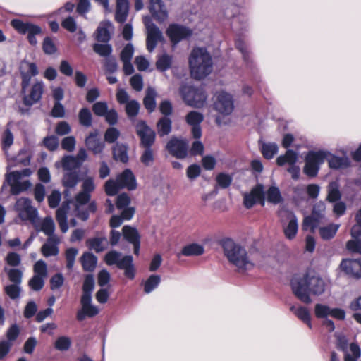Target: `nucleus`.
<instances>
[{"label": "nucleus", "instance_id": "nucleus-24", "mask_svg": "<svg viewBox=\"0 0 361 361\" xmlns=\"http://www.w3.org/2000/svg\"><path fill=\"white\" fill-rule=\"evenodd\" d=\"M328 154L325 160L327 161L329 166L331 169L341 170L345 169L350 166L351 161L347 156L338 157L329 151H325Z\"/></svg>", "mask_w": 361, "mask_h": 361}, {"label": "nucleus", "instance_id": "nucleus-26", "mask_svg": "<svg viewBox=\"0 0 361 361\" xmlns=\"http://www.w3.org/2000/svg\"><path fill=\"white\" fill-rule=\"evenodd\" d=\"M97 130L91 132L85 139V145L94 154H101L104 148V143L100 140Z\"/></svg>", "mask_w": 361, "mask_h": 361}, {"label": "nucleus", "instance_id": "nucleus-30", "mask_svg": "<svg viewBox=\"0 0 361 361\" xmlns=\"http://www.w3.org/2000/svg\"><path fill=\"white\" fill-rule=\"evenodd\" d=\"M290 310L300 320L306 324L309 328H312V317L307 307L298 305H292Z\"/></svg>", "mask_w": 361, "mask_h": 361}, {"label": "nucleus", "instance_id": "nucleus-21", "mask_svg": "<svg viewBox=\"0 0 361 361\" xmlns=\"http://www.w3.org/2000/svg\"><path fill=\"white\" fill-rule=\"evenodd\" d=\"M203 119V114L196 111H190L185 117L187 123L192 127V134L194 138H200L202 135V130L200 125L202 122Z\"/></svg>", "mask_w": 361, "mask_h": 361}, {"label": "nucleus", "instance_id": "nucleus-62", "mask_svg": "<svg viewBox=\"0 0 361 361\" xmlns=\"http://www.w3.org/2000/svg\"><path fill=\"white\" fill-rule=\"evenodd\" d=\"M94 51L101 56H108L112 52V48L109 44H95L93 46Z\"/></svg>", "mask_w": 361, "mask_h": 361}, {"label": "nucleus", "instance_id": "nucleus-44", "mask_svg": "<svg viewBox=\"0 0 361 361\" xmlns=\"http://www.w3.org/2000/svg\"><path fill=\"white\" fill-rule=\"evenodd\" d=\"M87 245L91 250L97 252L104 250L107 245V239L106 238H94L87 240Z\"/></svg>", "mask_w": 361, "mask_h": 361}, {"label": "nucleus", "instance_id": "nucleus-51", "mask_svg": "<svg viewBox=\"0 0 361 361\" xmlns=\"http://www.w3.org/2000/svg\"><path fill=\"white\" fill-rule=\"evenodd\" d=\"M331 309L327 305L317 303L314 307V315L318 319H325L330 316Z\"/></svg>", "mask_w": 361, "mask_h": 361}, {"label": "nucleus", "instance_id": "nucleus-49", "mask_svg": "<svg viewBox=\"0 0 361 361\" xmlns=\"http://www.w3.org/2000/svg\"><path fill=\"white\" fill-rule=\"evenodd\" d=\"M157 126L158 134L160 136L168 135L171 130V121L169 118H161Z\"/></svg>", "mask_w": 361, "mask_h": 361}, {"label": "nucleus", "instance_id": "nucleus-64", "mask_svg": "<svg viewBox=\"0 0 361 361\" xmlns=\"http://www.w3.org/2000/svg\"><path fill=\"white\" fill-rule=\"evenodd\" d=\"M120 136L119 130L114 127L109 128L104 134L105 141L108 143L114 142Z\"/></svg>", "mask_w": 361, "mask_h": 361}, {"label": "nucleus", "instance_id": "nucleus-60", "mask_svg": "<svg viewBox=\"0 0 361 361\" xmlns=\"http://www.w3.org/2000/svg\"><path fill=\"white\" fill-rule=\"evenodd\" d=\"M121 253L115 250L109 252L105 255V262L108 265H118L121 258Z\"/></svg>", "mask_w": 361, "mask_h": 361}, {"label": "nucleus", "instance_id": "nucleus-12", "mask_svg": "<svg viewBox=\"0 0 361 361\" xmlns=\"http://www.w3.org/2000/svg\"><path fill=\"white\" fill-rule=\"evenodd\" d=\"M325 209L326 206L324 202H319L317 203L313 207L312 215L305 217L302 228L305 231L310 230L314 232L324 218Z\"/></svg>", "mask_w": 361, "mask_h": 361}, {"label": "nucleus", "instance_id": "nucleus-45", "mask_svg": "<svg viewBox=\"0 0 361 361\" xmlns=\"http://www.w3.org/2000/svg\"><path fill=\"white\" fill-rule=\"evenodd\" d=\"M338 228L339 225L334 224L319 228V234L321 238L324 240H329L334 238Z\"/></svg>", "mask_w": 361, "mask_h": 361}, {"label": "nucleus", "instance_id": "nucleus-43", "mask_svg": "<svg viewBox=\"0 0 361 361\" xmlns=\"http://www.w3.org/2000/svg\"><path fill=\"white\" fill-rule=\"evenodd\" d=\"M156 91L153 88L149 87L147 89L146 96L144 98V105L150 112L153 111L156 107Z\"/></svg>", "mask_w": 361, "mask_h": 361}, {"label": "nucleus", "instance_id": "nucleus-25", "mask_svg": "<svg viewBox=\"0 0 361 361\" xmlns=\"http://www.w3.org/2000/svg\"><path fill=\"white\" fill-rule=\"evenodd\" d=\"M44 90V82L37 81L33 84L30 92L24 97V103L27 106H31L37 102L42 97Z\"/></svg>", "mask_w": 361, "mask_h": 361}, {"label": "nucleus", "instance_id": "nucleus-4", "mask_svg": "<svg viewBox=\"0 0 361 361\" xmlns=\"http://www.w3.org/2000/svg\"><path fill=\"white\" fill-rule=\"evenodd\" d=\"M126 188L131 190L136 188V180L130 169L124 170L118 174L116 180L110 179L105 183V191L108 195H115L120 189Z\"/></svg>", "mask_w": 361, "mask_h": 361}, {"label": "nucleus", "instance_id": "nucleus-9", "mask_svg": "<svg viewBox=\"0 0 361 361\" xmlns=\"http://www.w3.org/2000/svg\"><path fill=\"white\" fill-rule=\"evenodd\" d=\"M327 155L324 150L310 151L305 157L304 173L310 177L316 176L320 165L324 163Z\"/></svg>", "mask_w": 361, "mask_h": 361}, {"label": "nucleus", "instance_id": "nucleus-38", "mask_svg": "<svg viewBox=\"0 0 361 361\" xmlns=\"http://www.w3.org/2000/svg\"><path fill=\"white\" fill-rule=\"evenodd\" d=\"M298 161V154L291 149L286 151L284 155L279 156L276 159V163L279 166H283L288 164L289 166L295 165Z\"/></svg>", "mask_w": 361, "mask_h": 361}, {"label": "nucleus", "instance_id": "nucleus-33", "mask_svg": "<svg viewBox=\"0 0 361 361\" xmlns=\"http://www.w3.org/2000/svg\"><path fill=\"white\" fill-rule=\"evenodd\" d=\"M204 252V249L202 245L197 243H191L184 246L181 251L177 253V257L180 258L182 255L185 257L199 256L202 255Z\"/></svg>", "mask_w": 361, "mask_h": 361}, {"label": "nucleus", "instance_id": "nucleus-58", "mask_svg": "<svg viewBox=\"0 0 361 361\" xmlns=\"http://www.w3.org/2000/svg\"><path fill=\"white\" fill-rule=\"evenodd\" d=\"M232 180L233 178L229 174L224 173H221L216 177V183L221 188H228L231 185Z\"/></svg>", "mask_w": 361, "mask_h": 361}, {"label": "nucleus", "instance_id": "nucleus-7", "mask_svg": "<svg viewBox=\"0 0 361 361\" xmlns=\"http://www.w3.org/2000/svg\"><path fill=\"white\" fill-rule=\"evenodd\" d=\"M213 108L219 114L216 121L218 124H221L220 116H228L231 114L234 109L232 96L225 92H217L214 97Z\"/></svg>", "mask_w": 361, "mask_h": 361}, {"label": "nucleus", "instance_id": "nucleus-41", "mask_svg": "<svg viewBox=\"0 0 361 361\" xmlns=\"http://www.w3.org/2000/svg\"><path fill=\"white\" fill-rule=\"evenodd\" d=\"M341 197L339 185L336 181L331 182L328 185L327 200L330 202L338 201Z\"/></svg>", "mask_w": 361, "mask_h": 361}, {"label": "nucleus", "instance_id": "nucleus-17", "mask_svg": "<svg viewBox=\"0 0 361 361\" xmlns=\"http://www.w3.org/2000/svg\"><path fill=\"white\" fill-rule=\"evenodd\" d=\"M136 132L144 147H150L154 142L155 133L144 121H139L136 124Z\"/></svg>", "mask_w": 361, "mask_h": 361}, {"label": "nucleus", "instance_id": "nucleus-36", "mask_svg": "<svg viewBox=\"0 0 361 361\" xmlns=\"http://www.w3.org/2000/svg\"><path fill=\"white\" fill-rule=\"evenodd\" d=\"M11 23L15 30L22 34H25L28 32L39 31V26L29 23H25L19 19H13Z\"/></svg>", "mask_w": 361, "mask_h": 361}, {"label": "nucleus", "instance_id": "nucleus-37", "mask_svg": "<svg viewBox=\"0 0 361 361\" xmlns=\"http://www.w3.org/2000/svg\"><path fill=\"white\" fill-rule=\"evenodd\" d=\"M14 142V135L8 125L6 128L2 132L1 135V144L4 152H7Z\"/></svg>", "mask_w": 361, "mask_h": 361}, {"label": "nucleus", "instance_id": "nucleus-57", "mask_svg": "<svg viewBox=\"0 0 361 361\" xmlns=\"http://www.w3.org/2000/svg\"><path fill=\"white\" fill-rule=\"evenodd\" d=\"M35 275L45 279L47 276V266L43 260H38L34 265Z\"/></svg>", "mask_w": 361, "mask_h": 361}, {"label": "nucleus", "instance_id": "nucleus-6", "mask_svg": "<svg viewBox=\"0 0 361 361\" xmlns=\"http://www.w3.org/2000/svg\"><path fill=\"white\" fill-rule=\"evenodd\" d=\"M180 94L185 104L194 108L203 107L207 99V96L202 87L195 88L185 85L181 87Z\"/></svg>", "mask_w": 361, "mask_h": 361}, {"label": "nucleus", "instance_id": "nucleus-63", "mask_svg": "<svg viewBox=\"0 0 361 361\" xmlns=\"http://www.w3.org/2000/svg\"><path fill=\"white\" fill-rule=\"evenodd\" d=\"M140 109L139 103L135 100H130L126 104V111L128 116H135Z\"/></svg>", "mask_w": 361, "mask_h": 361}, {"label": "nucleus", "instance_id": "nucleus-53", "mask_svg": "<svg viewBox=\"0 0 361 361\" xmlns=\"http://www.w3.org/2000/svg\"><path fill=\"white\" fill-rule=\"evenodd\" d=\"M80 123L85 127H90L92 123V116L91 111L87 108H82L78 114Z\"/></svg>", "mask_w": 361, "mask_h": 361}, {"label": "nucleus", "instance_id": "nucleus-1", "mask_svg": "<svg viewBox=\"0 0 361 361\" xmlns=\"http://www.w3.org/2000/svg\"><path fill=\"white\" fill-rule=\"evenodd\" d=\"M327 285L326 280L314 271H309L291 281L293 293L305 304L312 303L311 295L319 296L324 293Z\"/></svg>", "mask_w": 361, "mask_h": 361}, {"label": "nucleus", "instance_id": "nucleus-15", "mask_svg": "<svg viewBox=\"0 0 361 361\" xmlns=\"http://www.w3.org/2000/svg\"><path fill=\"white\" fill-rule=\"evenodd\" d=\"M168 151L178 159H183L188 154V144L182 139L172 137L167 143Z\"/></svg>", "mask_w": 361, "mask_h": 361}, {"label": "nucleus", "instance_id": "nucleus-14", "mask_svg": "<svg viewBox=\"0 0 361 361\" xmlns=\"http://www.w3.org/2000/svg\"><path fill=\"white\" fill-rule=\"evenodd\" d=\"M15 209L18 212L19 217L25 221H33L37 216V210L32 207L31 201L25 197L18 199L15 204Z\"/></svg>", "mask_w": 361, "mask_h": 361}, {"label": "nucleus", "instance_id": "nucleus-32", "mask_svg": "<svg viewBox=\"0 0 361 361\" xmlns=\"http://www.w3.org/2000/svg\"><path fill=\"white\" fill-rule=\"evenodd\" d=\"M69 210V204L63 203L61 207L56 210V220L59 227L63 233H66L68 230L67 222V214Z\"/></svg>", "mask_w": 361, "mask_h": 361}, {"label": "nucleus", "instance_id": "nucleus-54", "mask_svg": "<svg viewBox=\"0 0 361 361\" xmlns=\"http://www.w3.org/2000/svg\"><path fill=\"white\" fill-rule=\"evenodd\" d=\"M4 271L7 273L11 282L20 285L23 276L22 271L16 268L8 269L7 267L4 268Z\"/></svg>", "mask_w": 361, "mask_h": 361}, {"label": "nucleus", "instance_id": "nucleus-39", "mask_svg": "<svg viewBox=\"0 0 361 361\" xmlns=\"http://www.w3.org/2000/svg\"><path fill=\"white\" fill-rule=\"evenodd\" d=\"M113 155L116 160L126 163L128 161L127 146L117 143L113 148Z\"/></svg>", "mask_w": 361, "mask_h": 361}, {"label": "nucleus", "instance_id": "nucleus-48", "mask_svg": "<svg viewBox=\"0 0 361 361\" xmlns=\"http://www.w3.org/2000/svg\"><path fill=\"white\" fill-rule=\"evenodd\" d=\"M261 150L263 156L266 159H270L278 152L279 147L274 142L263 143Z\"/></svg>", "mask_w": 361, "mask_h": 361}, {"label": "nucleus", "instance_id": "nucleus-52", "mask_svg": "<svg viewBox=\"0 0 361 361\" xmlns=\"http://www.w3.org/2000/svg\"><path fill=\"white\" fill-rule=\"evenodd\" d=\"M94 288V279L92 275H87L85 278L82 286V297H92V292Z\"/></svg>", "mask_w": 361, "mask_h": 361}, {"label": "nucleus", "instance_id": "nucleus-55", "mask_svg": "<svg viewBox=\"0 0 361 361\" xmlns=\"http://www.w3.org/2000/svg\"><path fill=\"white\" fill-rule=\"evenodd\" d=\"M171 64V57L168 54L160 56L156 63L157 68L160 71H165L170 68Z\"/></svg>", "mask_w": 361, "mask_h": 361}, {"label": "nucleus", "instance_id": "nucleus-27", "mask_svg": "<svg viewBox=\"0 0 361 361\" xmlns=\"http://www.w3.org/2000/svg\"><path fill=\"white\" fill-rule=\"evenodd\" d=\"M263 187L257 185L250 192L244 194L243 203L246 208H251L258 200H261L263 197Z\"/></svg>", "mask_w": 361, "mask_h": 361}, {"label": "nucleus", "instance_id": "nucleus-19", "mask_svg": "<svg viewBox=\"0 0 361 361\" xmlns=\"http://www.w3.org/2000/svg\"><path fill=\"white\" fill-rule=\"evenodd\" d=\"M167 35L173 43H178L192 35V31L181 25L173 24L169 25L166 31Z\"/></svg>", "mask_w": 361, "mask_h": 361}, {"label": "nucleus", "instance_id": "nucleus-40", "mask_svg": "<svg viewBox=\"0 0 361 361\" xmlns=\"http://www.w3.org/2000/svg\"><path fill=\"white\" fill-rule=\"evenodd\" d=\"M79 181V176L77 171H66L63 174L62 183L67 188L75 187Z\"/></svg>", "mask_w": 361, "mask_h": 361}, {"label": "nucleus", "instance_id": "nucleus-28", "mask_svg": "<svg viewBox=\"0 0 361 361\" xmlns=\"http://www.w3.org/2000/svg\"><path fill=\"white\" fill-rule=\"evenodd\" d=\"M114 31L113 25L109 21L102 22L97 29L96 38L98 41L106 42Z\"/></svg>", "mask_w": 361, "mask_h": 361}, {"label": "nucleus", "instance_id": "nucleus-46", "mask_svg": "<svg viewBox=\"0 0 361 361\" xmlns=\"http://www.w3.org/2000/svg\"><path fill=\"white\" fill-rule=\"evenodd\" d=\"M122 230L124 238L129 243L133 244L140 241V235L135 228L130 226H125Z\"/></svg>", "mask_w": 361, "mask_h": 361}, {"label": "nucleus", "instance_id": "nucleus-20", "mask_svg": "<svg viewBox=\"0 0 361 361\" xmlns=\"http://www.w3.org/2000/svg\"><path fill=\"white\" fill-rule=\"evenodd\" d=\"M342 271L354 278H361V259H343L340 265Z\"/></svg>", "mask_w": 361, "mask_h": 361}, {"label": "nucleus", "instance_id": "nucleus-16", "mask_svg": "<svg viewBox=\"0 0 361 361\" xmlns=\"http://www.w3.org/2000/svg\"><path fill=\"white\" fill-rule=\"evenodd\" d=\"M81 309L77 313V319L82 321L85 317H93L99 312V309L92 302V297H81Z\"/></svg>", "mask_w": 361, "mask_h": 361}, {"label": "nucleus", "instance_id": "nucleus-2", "mask_svg": "<svg viewBox=\"0 0 361 361\" xmlns=\"http://www.w3.org/2000/svg\"><path fill=\"white\" fill-rule=\"evenodd\" d=\"M224 253L228 262L235 266L239 271L250 269L254 266L252 259L247 256L245 249L231 239L222 242Z\"/></svg>", "mask_w": 361, "mask_h": 361}, {"label": "nucleus", "instance_id": "nucleus-42", "mask_svg": "<svg viewBox=\"0 0 361 361\" xmlns=\"http://www.w3.org/2000/svg\"><path fill=\"white\" fill-rule=\"evenodd\" d=\"M97 257L92 253L85 252L81 257V263L85 271H92L96 267Z\"/></svg>", "mask_w": 361, "mask_h": 361}, {"label": "nucleus", "instance_id": "nucleus-10", "mask_svg": "<svg viewBox=\"0 0 361 361\" xmlns=\"http://www.w3.org/2000/svg\"><path fill=\"white\" fill-rule=\"evenodd\" d=\"M143 23L147 31V49L152 52L157 44L163 39V35L149 16H145Z\"/></svg>", "mask_w": 361, "mask_h": 361}, {"label": "nucleus", "instance_id": "nucleus-23", "mask_svg": "<svg viewBox=\"0 0 361 361\" xmlns=\"http://www.w3.org/2000/svg\"><path fill=\"white\" fill-rule=\"evenodd\" d=\"M285 214L288 223L283 225V233L287 239L293 240L296 236L298 230V219L291 212L286 211Z\"/></svg>", "mask_w": 361, "mask_h": 361}, {"label": "nucleus", "instance_id": "nucleus-22", "mask_svg": "<svg viewBox=\"0 0 361 361\" xmlns=\"http://www.w3.org/2000/svg\"><path fill=\"white\" fill-rule=\"evenodd\" d=\"M149 10L159 23H163L168 18L167 10L161 0H150Z\"/></svg>", "mask_w": 361, "mask_h": 361}, {"label": "nucleus", "instance_id": "nucleus-8", "mask_svg": "<svg viewBox=\"0 0 361 361\" xmlns=\"http://www.w3.org/2000/svg\"><path fill=\"white\" fill-rule=\"evenodd\" d=\"M94 178L92 176H86L82 179V191L75 197L77 215L82 220L85 221L88 218L86 212L80 213L79 206L86 204L90 199V193L95 189Z\"/></svg>", "mask_w": 361, "mask_h": 361}, {"label": "nucleus", "instance_id": "nucleus-59", "mask_svg": "<svg viewBox=\"0 0 361 361\" xmlns=\"http://www.w3.org/2000/svg\"><path fill=\"white\" fill-rule=\"evenodd\" d=\"M78 253L76 248L71 247L66 251V267L68 269H71L73 267L75 259Z\"/></svg>", "mask_w": 361, "mask_h": 361}, {"label": "nucleus", "instance_id": "nucleus-18", "mask_svg": "<svg viewBox=\"0 0 361 361\" xmlns=\"http://www.w3.org/2000/svg\"><path fill=\"white\" fill-rule=\"evenodd\" d=\"M31 223L33 224L37 232H43L48 236V238L57 236L54 234L55 224L51 216H47L42 220H39L37 216Z\"/></svg>", "mask_w": 361, "mask_h": 361}, {"label": "nucleus", "instance_id": "nucleus-56", "mask_svg": "<svg viewBox=\"0 0 361 361\" xmlns=\"http://www.w3.org/2000/svg\"><path fill=\"white\" fill-rule=\"evenodd\" d=\"M71 345V340L70 338L64 336L59 337L54 343L55 348L60 351L68 350Z\"/></svg>", "mask_w": 361, "mask_h": 361}, {"label": "nucleus", "instance_id": "nucleus-31", "mask_svg": "<svg viewBox=\"0 0 361 361\" xmlns=\"http://www.w3.org/2000/svg\"><path fill=\"white\" fill-rule=\"evenodd\" d=\"M117 267L124 270V274L127 278L133 279L135 277V268L133 264L132 256H121Z\"/></svg>", "mask_w": 361, "mask_h": 361}, {"label": "nucleus", "instance_id": "nucleus-5", "mask_svg": "<svg viewBox=\"0 0 361 361\" xmlns=\"http://www.w3.org/2000/svg\"><path fill=\"white\" fill-rule=\"evenodd\" d=\"M31 174L29 169H25L20 171H13L6 176V181L11 187V192L13 195H18L25 191L30 187V183L25 178Z\"/></svg>", "mask_w": 361, "mask_h": 361}, {"label": "nucleus", "instance_id": "nucleus-47", "mask_svg": "<svg viewBox=\"0 0 361 361\" xmlns=\"http://www.w3.org/2000/svg\"><path fill=\"white\" fill-rule=\"evenodd\" d=\"M269 202L276 204L282 201V197L279 189L277 187H270L265 193Z\"/></svg>", "mask_w": 361, "mask_h": 361}, {"label": "nucleus", "instance_id": "nucleus-13", "mask_svg": "<svg viewBox=\"0 0 361 361\" xmlns=\"http://www.w3.org/2000/svg\"><path fill=\"white\" fill-rule=\"evenodd\" d=\"M19 71L22 79V89L24 92L30 84L31 79L38 75L39 70L35 63L28 60H23L19 66Z\"/></svg>", "mask_w": 361, "mask_h": 361}, {"label": "nucleus", "instance_id": "nucleus-61", "mask_svg": "<svg viewBox=\"0 0 361 361\" xmlns=\"http://www.w3.org/2000/svg\"><path fill=\"white\" fill-rule=\"evenodd\" d=\"M142 154L140 157L141 162L145 166H150L154 161V153L150 147H145Z\"/></svg>", "mask_w": 361, "mask_h": 361}, {"label": "nucleus", "instance_id": "nucleus-34", "mask_svg": "<svg viewBox=\"0 0 361 361\" xmlns=\"http://www.w3.org/2000/svg\"><path fill=\"white\" fill-rule=\"evenodd\" d=\"M56 168L62 167L65 171H76L75 169L80 167V165L75 160L73 156L67 155L63 157L61 161L55 163Z\"/></svg>", "mask_w": 361, "mask_h": 361}, {"label": "nucleus", "instance_id": "nucleus-3", "mask_svg": "<svg viewBox=\"0 0 361 361\" xmlns=\"http://www.w3.org/2000/svg\"><path fill=\"white\" fill-rule=\"evenodd\" d=\"M191 75L197 80L202 79L212 71V59L204 48H195L189 58Z\"/></svg>", "mask_w": 361, "mask_h": 361}, {"label": "nucleus", "instance_id": "nucleus-11", "mask_svg": "<svg viewBox=\"0 0 361 361\" xmlns=\"http://www.w3.org/2000/svg\"><path fill=\"white\" fill-rule=\"evenodd\" d=\"M356 224L350 231L351 239L346 243V249L353 253L361 254V209L355 214Z\"/></svg>", "mask_w": 361, "mask_h": 361}, {"label": "nucleus", "instance_id": "nucleus-35", "mask_svg": "<svg viewBox=\"0 0 361 361\" xmlns=\"http://www.w3.org/2000/svg\"><path fill=\"white\" fill-rule=\"evenodd\" d=\"M129 11L128 0H116V20L123 23L126 20Z\"/></svg>", "mask_w": 361, "mask_h": 361}, {"label": "nucleus", "instance_id": "nucleus-29", "mask_svg": "<svg viewBox=\"0 0 361 361\" xmlns=\"http://www.w3.org/2000/svg\"><path fill=\"white\" fill-rule=\"evenodd\" d=\"M59 243L58 236H52L48 238L47 242L44 243L41 248L42 255L46 257L56 256L59 254V248L57 245Z\"/></svg>", "mask_w": 361, "mask_h": 361}, {"label": "nucleus", "instance_id": "nucleus-50", "mask_svg": "<svg viewBox=\"0 0 361 361\" xmlns=\"http://www.w3.org/2000/svg\"><path fill=\"white\" fill-rule=\"evenodd\" d=\"M161 282V277L159 275H151L145 282L144 291L150 293L158 287Z\"/></svg>", "mask_w": 361, "mask_h": 361}]
</instances>
